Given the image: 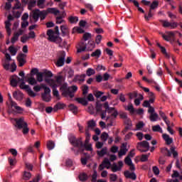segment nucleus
<instances>
[{
  "label": "nucleus",
  "mask_w": 182,
  "mask_h": 182,
  "mask_svg": "<svg viewBox=\"0 0 182 182\" xmlns=\"http://www.w3.org/2000/svg\"><path fill=\"white\" fill-rule=\"evenodd\" d=\"M111 168H112V171L114 173L117 171H119L121 170V168L118 167L115 164H113Z\"/></svg>",
  "instance_id": "nucleus-51"
},
{
  "label": "nucleus",
  "mask_w": 182,
  "mask_h": 182,
  "mask_svg": "<svg viewBox=\"0 0 182 182\" xmlns=\"http://www.w3.org/2000/svg\"><path fill=\"white\" fill-rule=\"evenodd\" d=\"M55 146V144L53 141L50 140L47 142V148L49 151L53 150Z\"/></svg>",
  "instance_id": "nucleus-33"
},
{
  "label": "nucleus",
  "mask_w": 182,
  "mask_h": 182,
  "mask_svg": "<svg viewBox=\"0 0 182 182\" xmlns=\"http://www.w3.org/2000/svg\"><path fill=\"white\" fill-rule=\"evenodd\" d=\"M79 179L81 182H85L89 179L87 174L82 173L79 175Z\"/></svg>",
  "instance_id": "nucleus-32"
},
{
  "label": "nucleus",
  "mask_w": 182,
  "mask_h": 182,
  "mask_svg": "<svg viewBox=\"0 0 182 182\" xmlns=\"http://www.w3.org/2000/svg\"><path fill=\"white\" fill-rule=\"evenodd\" d=\"M18 35L14 34V36L11 38V43L14 44L18 40Z\"/></svg>",
  "instance_id": "nucleus-60"
},
{
  "label": "nucleus",
  "mask_w": 182,
  "mask_h": 182,
  "mask_svg": "<svg viewBox=\"0 0 182 182\" xmlns=\"http://www.w3.org/2000/svg\"><path fill=\"white\" fill-rule=\"evenodd\" d=\"M152 131H154V132H159V133L163 132L162 129L159 124L152 126Z\"/></svg>",
  "instance_id": "nucleus-35"
},
{
  "label": "nucleus",
  "mask_w": 182,
  "mask_h": 182,
  "mask_svg": "<svg viewBox=\"0 0 182 182\" xmlns=\"http://www.w3.org/2000/svg\"><path fill=\"white\" fill-rule=\"evenodd\" d=\"M95 73V71L92 68H88L86 72V74L88 76H91L92 75H94Z\"/></svg>",
  "instance_id": "nucleus-56"
},
{
  "label": "nucleus",
  "mask_w": 182,
  "mask_h": 182,
  "mask_svg": "<svg viewBox=\"0 0 182 182\" xmlns=\"http://www.w3.org/2000/svg\"><path fill=\"white\" fill-rule=\"evenodd\" d=\"M91 38V34L89 33H86L83 35V39L85 41Z\"/></svg>",
  "instance_id": "nucleus-61"
},
{
  "label": "nucleus",
  "mask_w": 182,
  "mask_h": 182,
  "mask_svg": "<svg viewBox=\"0 0 182 182\" xmlns=\"http://www.w3.org/2000/svg\"><path fill=\"white\" fill-rule=\"evenodd\" d=\"M87 90H89V87L87 85H83V88H82L83 96H86L87 95Z\"/></svg>",
  "instance_id": "nucleus-54"
},
{
  "label": "nucleus",
  "mask_w": 182,
  "mask_h": 182,
  "mask_svg": "<svg viewBox=\"0 0 182 182\" xmlns=\"http://www.w3.org/2000/svg\"><path fill=\"white\" fill-rule=\"evenodd\" d=\"M69 109L73 114H77V107L75 106L74 104H70L69 105Z\"/></svg>",
  "instance_id": "nucleus-30"
},
{
  "label": "nucleus",
  "mask_w": 182,
  "mask_h": 182,
  "mask_svg": "<svg viewBox=\"0 0 182 182\" xmlns=\"http://www.w3.org/2000/svg\"><path fill=\"white\" fill-rule=\"evenodd\" d=\"M86 77V75L82 74L81 75H77L75 76V77L73 80V82H75V83L78 82L80 85H82L83 82H85V78Z\"/></svg>",
  "instance_id": "nucleus-18"
},
{
  "label": "nucleus",
  "mask_w": 182,
  "mask_h": 182,
  "mask_svg": "<svg viewBox=\"0 0 182 182\" xmlns=\"http://www.w3.org/2000/svg\"><path fill=\"white\" fill-rule=\"evenodd\" d=\"M125 164L128 166H130L132 164V159L129 156H127V158H125Z\"/></svg>",
  "instance_id": "nucleus-62"
},
{
  "label": "nucleus",
  "mask_w": 182,
  "mask_h": 182,
  "mask_svg": "<svg viewBox=\"0 0 182 182\" xmlns=\"http://www.w3.org/2000/svg\"><path fill=\"white\" fill-rule=\"evenodd\" d=\"M21 3L19 0H16V4H14V6H13V10L16 9H21Z\"/></svg>",
  "instance_id": "nucleus-47"
},
{
  "label": "nucleus",
  "mask_w": 182,
  "mask_h": 182,
  "mask_svg": "<svg viewBox=\"0 0 182 182\" xmlns=\"http://www.w3.org/2000/svg\"><path fill=\"white\" fill-rule=\"evenodd\" d=\"M8 96H9V101H10V105H9V109L15 108V109L17 110V112L18 114L22 113L23 109L21 107L18 106L16 102H14L12 100V97L10 93H9Z\"/></svg>",
  "instance_id": "nucleus-11"
},
{
  "label": "nucleus",
  "mask_w": 182,
  "mask_h": 182,
  "mask_svg": "<svg viewBox=\"0 0 182 182\" xmlns=\"http://www.w3.org/2000/svg\"><path fill=\"white\" fill-rule=\"evenodd\" d=\"M20 82L23 83V82H24L23 78H21L17 75H14L13 76V77H11V80H10V85H11L13 87H16L18 83H20Z\"/></svg>",
  "instance_id": "nucleus-13"
},
{
  "label": "nucleus",
  "mask_w": 182,
  "mask_h": 182,
  "mask_svg": "<svg viewBox=\"0 0 182 182\" xmlns=\"http://www.w3.org/2000/svg\"><path fill=\"white\" fill-rule=\"evenodd\" d=\"M28 39H30L29 37L27 35H24L21 38V42L26 43Z\"/></svg>",
  "instance_id": "nucleus-58"
},
{
  "label": "nucleus",
  "mask_w": 182,
  "mask_h": 182,
  "mask_svg": "<svg viewBox=\"0 0 182 182\" xmlns=\"http://www.w3.org/2000/svg\"><path fill=\"white\" fill-rule=\"evenodd\" d=\"M48 36L47 39L50 42H53L59 44L63 42V38L60 37L59 27L55 26V31L53 29H48L46 32Z\"/></svg>",
  "instance_id": "nucleus-2"
},
{
  "label": "nucleus",
  "mask_w": 182,
  "mask_h": 182,
  "mask_svg": "<svg viewBox=\"0 0 182 182\" xmlns=\"http://www.w3.org/2000/svg\"><path fill=\"white\" fill-rule=\"evenodd\" d=\"M117 179V176L116 174H111L110 175V181L112 182H115Z\"/></svg>",
  "instance_id": "nucleus-64"
},
{
  "label": "nucleus",
  "mask_w": 182,
  "mask_h": 182,
  "mask_svg": "<svg viewBox=\"0 0 182 182\" xmlns=\"http://www.w3.org/2000/svg\"><path fill=\"white\" fill-rule=\"evenodd\" d=\"M153 13L151 10V9H149V11H148V16L147 14H145V18L146 21H149V18H151L153 16Z\"/></svg>",
  "instance_id": "nucleus-53"
},
{
  "label": "nucleus",
  "mask_w": 182,
  "mask_h": 182,
  "mask_svg": "<svg viewBox=\"0 0 182 182\" xmlns=\"http://www.w3.org/2000/svg\"><path fill=\"white\" fill-rule=\"evenodd\" d=\"M23 94L21 91H15L13 92V98L16 100L21 101L23 100Z\"/></svg>",
  "instance_id": "nucleus-21"
},
{
  "label": "nucleus",
  "mask_w": 182,
  "mask_h": 182,
  "mask_svg": "<svg viewBox=\"0 0 182 182\" xmlns=\"http://www.w3.org/2000/svg\"><path fill=\"white\" fill-rule=\"evenodd\" d=\"M68 140L70 143L74 146L78 148V151L83 153L85 151V149L87 151H92V145L83 144V141H82V138H77L75 134H70L68 136Z\"/></svg>",
  "instance_id": "nucleus-1"
},
{
  "label": "nucleus",
  "mask_w": 182,
  "mask_h": 182,
  "mask_svg": "<svg viewBox=\"0 0 182 182\" xmlns=\"http://www.w3.org/2000/svg\"><path fill=\"white\" fill-rule=\"evenodd\" d=\"M95 126H96V123L93 119H91L87 122V127H86V129H89V128H94Z\"/></svg>",
  "instance_id": "nucleus-43"
},
{
  "label": "nucleus",
  "mask_w": 182,
  "mask_h": 182,
  "mask_svg": "<svg viewBox=\"0 0 182 182\" xmlns=\"http://www.w3.org/2000/svg\"><path fill=\"white\" fill-rule=\"evenodd\" d=\"M96 110H97V112H100L102 110V105L100 101H97L96 102Z\"/></svg>",
  "instance_id": "nucleus-45"
},
{
  "label": "nucleus",
  "mask_w": 182,
  "mask_h": 182,
  "mask_svg": "<svg viewBox=\"0 0 182 182\" xmlns=\"http://www.w3.org/2000/svg\"><path fill=\"white\" fill-rule=\"evenodd\" d=\"M176 149V147L173 145L170 146V149H168L167 147H162L161 148V153L167 157H171L172 154L173 157L174 159H176L178 157V152H177Z\"/></svg>",
  "instance_id": "nucleus-5"
},
{
  "label": "nucleus",
  "mask_w": 182,
  "mask_h": 182,
  "mask_svg": "<svg viewBox=\"0 0 182 182\" xmlns=\"http://www.w3.org/2000/svg\"><path fill=\"white\" fill-rule=\"evenodd\" d=\"M151 10H154L159 7V1L157 0H154L152 1V4L149 6Z\"/></svg>",
  "instance_id": "nucleus-34"
},
{
  "label": "nucleus",
  "mask_w": 182,
  "mask_h": 182,
  "mask_svg": "<svg viewBox=\"0 0 182 182\" xmlns=\"http://www.w3.org/2000/svg\"><path fill=\"white\" fill-rule=\"evenodd\" d=\"M69 21L71 23H77V21H79V18L78 17H73V16H70V17H69Z\"/></svg>",
  "instance_id": "nucleus-48"
},
{
  "label": "nucleus",
  "mask_w": 182,
  "mask_h": 182,
  "mask_svg": "<svg viewBox=\"0 0 182 182\" xmlns=\"http://www.w3.org/2000/svg\"><path fill=\"white\" fill-rule=\"evenodd\" d=\"M101 55V51L100 50H96L95 52H93L92 54H91V56L92 57H97L99 58Z\"/></svg>",
  "instance_id": "nucleus-50"
},
{
  "label": "nucleus",
  "mask_w": 182,
  "mask_h": 182,
  "mask_svg": "<svg viewBox=\"0 0 182 182\" xmlns=\"http://www.w3.org/2000/svg\"><path fill=\"white\" fill-rule=\"evenodd\" d=\"M109 137V134L107 132H102L101 135V139L104 141H106Z\"/></svg>",
  "instance_id": "nucleus-52"
},
{
  "label": "nucleus",
  "mask_w": 182,
  "mask_h": 182,
  "mask_svg": "<svg viewBox=\"0 0 182 182\" xmlns=\"http://www.w3.org/2000/svg\"><path fill=\"white\" fill-rule=\"evenodd\" d=\"M53 95L58 100H60L61 97L60 96L59 91L58 90H53Z\"/></svg>",
  "instance_id": "nucleus-44"
},
{
  "label": "nucleus",
  "mask_w": 182,
  "mask_h": 182,
  "mask_svg": "<svg viewBox=\"0 0 182 182\" xmlns=\"http://www.w3.org/2000/svg\"><path fill=\"white\" fill-rule=\"evenodd\" d=\"M109 166H111V163L109 162L108 158H105L104 161L102 162V164H100L99 166V170L102 171L105 167L109 169Z\"/></svg>",
  "instance_id": "nucleus-17"
},
{
  "label": "nucleus",
  "mask_w": 182,
  "mask_h": 182,
  "mask_svg": "<svg viewBox=\"0 0 182 182\" xmlns=\"http://www.w3.org/2000/svg\"><path fill=\"white\" fill-rule=\"evenodd\" d=\"M14 127L18 128V129H22V134L23 135H27L29 132V128L28 123L25 121L23 117H21L20 118H14Z\"/></svg>",
  "instance_id": "nucleus-4"
},
{
  "label": "nucleus",
  "mask_w": 182,
  "mask_h": 182,
  "mask_svg": "<svg viewBox=\"0 0 182 182\" xmlns=\"http://www.w3.org/2000/svg\"><path fill=\"white\" fill-rule=\"evenodd\" d=\"M97 154L100 157H103L105 155L107 154V148L105 146L101 151H97Z\"/></svg>",
  "instance_id": "nucleus-29"
},
{
  "label": "nucleus",
  "mask_w": 182,
  "mask_h": 182,
  "mask_svg": "<svg viewBox=\"0 0 182 182\" xmlns=\"http://www.w3.org/2000/svg\"><path fill=\"white\" fill-rule=\"evenodd\" d=\"M79 46H80V48H77V53H82V52L86 50L87 48V50L91 51L95 48V43H94V41H90L88 42L87 46L86 45V43L85 42H82V43H80Z\"/></svg>",
  "instance_id": "nucleus-6"
},
{
  "label": "nucleus",
  "mask_w": 182,
  "mask_h": 182,
  "mask_svg": "<svg viewBox=\"0 0 182 182\" xmlns=\"http://www.w3.org/2000/svg\"><path fill=\"white\" fill-rule=\"evenodd\" d=\"M66 53L65 51H60L58 54V59L55 63L58 67H62L65 65Z\"/></svg>",
  "instance_id": "nucleus-8"
},
{
  "label": "nucleus",
  "mask_w": 182,
  "mask_h": 182,
  "mask_svg": "<svg viewBox=\"0 0 182 182\" xmlns=\"http://www.w3.org/2000/svg\"><path fill=\"white\" fill-rule=\"evenodd\" d=\"M26 78V82L28 85H31V86H35V85H37V80L32 74H31V75H27Z\"/></svg>",
  "instance_id": "nucleus-19"
},
{
  "label": "nucleus",
  "mask_w": 182,
  "mask_h": 182,
  "mask_svg": "<svg viewBox=\"0 0 182 182\" xmlns=\"http://www.w3.org/2000/svg\"><path fill=\"white\" fill-rule=\"evenodd\" d=\"M65 107V105L61 102H58L53 107V112H57L58 110L63 109Z\"/></svg>",
  "instance_id": "nucleus-23"
},
{
  "label": "nucleus",
  "mask_w": 182,
  "mask_h": 182,
  "mask_svg": "<svg viewBox=\"0 0 182 182\" xmlns=\"http://www.w3.org/2000/svg\"><path fill=\"white\" fill-rule=\"evenodd\" d=\"M159 22L162 23V26L164 28H169L171 26V23H169V21H167V20H160Z\"/></svg>",
  "instance_id": "nucleus-41"
},
{
  "label": "nucleus",
  "mask_w": 182,
  "mask_h": 182,
  "mask_svg": "<svg viewBox=\"0 0 182 182\" xmlns=\"http://www.w3.org/2000/svg\"><path fill=\"white\" fill-rule=\"evenodd\" d=\"M26 55L22 53L17 55V61H18V66L22 67L26 63Z\"/></svg>",
  "instance_id": "nucleus-15"
},
{
  "label": "nucleus",
  "mask_w": 182,
  "mask_h": 182,
  "mask_svg": "<svg viewBox=\"0 0 182 182\" xmlns=\"http://www.w3.org/2000/svg\"><path fill=\"white\" fill-rule=\"evenodd\" d=\"M90 132H89V128H85V144H89V141H90Z\"/></svg>",
  "instance_id": "nucleus-31"
},
{
  "label": "nucleus",
  "mask_w": 182,
  "mask_h": 182,
  "mask_svg": "<svg viewBox=\"0 0 182 182\" xmlns=\"http://www.w3.org/2000/svg\"><path fill=\"white\" fill-rule=\"evenodd\" d=\"M122 146L124 148H122L118 154L119 157L126 155L127 152L128 151V149H127V144H123Z\"/></svg>",
  "instance_id": "nucleus-27"
},
{
  "label": "nucleus",
  "mask_w": 182,
  "mask_h": 182,
  "mask_svg": "<svg viewBox=\"0 0 182 182\" xmlns=\"http://www.w3.org/2000/svg\"><path fill=\"white\" fill-rule=\"evenodd\" d=\"M62 96L65 97H70L73 99L75 97V95L73 93H75V92H77V85H73L70 87H68L67 84H63L60 88Z\"/></svg>",
  "instance_id": "nucleus-3"
},
{
  "label": "nucleus",
  "mask_w": 182,
  "mask_h": 182,
  "mask_svg": "<svg viewBox=\"0 0 182 182\" xmlns=\"http://www.w3.org/2000/svg\"><path fill=\"white\" fill-rule=\"evenodd\" d=\"M46 11L48 14H51L55 16H58L60 13V10H58V9H55V7H49Z\"/></svg>",
  "instance_id": "nucleus-24"
},
{
  "label": "nucleus",
  "mask_w": 182,
  "mask_h": 182,
  "mask_svg": "<svg viewBox=\"0 0 182 182\" xmlns=\"http://www.w3.org/2000/svg\"><path fill=\"white\" fill-rule=\"evenodd\" d=\"M44 74L42 72L38 73L36 75V79L38 82H43V81Z\"/></svg>",
  "instance_id": "nucleus-39"
},
{
  "label": "nucleus",
  "mask_w": 182,
  "mask_h": 182,
  "mask_svg": "<svg viewBox=\"0 0 182 182\" xmlns=\"http://www.w3.org/2000/svg\"><path fill=\"white\" fill-rule=\"evenodd\" d=\"M10 61L11 60H3V66L6 70H9L11 67Z\"/></svg>",
  "instance_id": "nucleus-38"
},
{
  "label": "nucleus",
  "mask_w": 182,
  "mask_h": 182,
  "mask_svg": "<svg viewBox=\"0 0 182 182\" xmlns=\"http://www.w3.org/2000/svg\"><path fill=\"white\" fill-rule=\"evenodd\" d=\"M31 178V173L27 172V171H24V172H23L22 178H23L24 181H28Z\"/></svg>",
  "instance_id": "nucleus-36"
},
{
  "label": "nucleus",
  "mask_w": 182,
  "mask_h": 182,
  "mask_svg": "<svg viewBox=\"0 0 182 182\" xmlns=\"http://www.w3.org/2000/svg\"><path fill=\"white\" fill-rule=\"evenodd\" d=\"M51 90H46L43 93H41V98L43 101L46 102H50L51 101Z\"/></svg>",
  "instance_id": "nucleus-14"
},
{
  "label": "nucleus",
  "mask_w": 182,
  "mask_h": 182,
  "mask_svg": "<svg viewBox=\"0 0 182 182\" xmlns=\"http://www.w3.org/2000/svg\"><path fill=\"white\" fill-rule=\"evenodd\" d=\"M124 174L127 178H131L134 181L136 179V175L134 173H130L129 171H127Z\"/></svg>",
  "instance_id": "nucleus-25"
},
{
  "label": "nucleus",
  "mask_w": 182,
  "mask_h": 182,
  "mask_svg": "<svg viewBox=\"0 0 182 182\" xmlns=\"http://www.w3.org/2000/svg\"><path fill=\"white\" fill-rule=\"evenodd\" d=\"M47 10H42L41 11L39 10V18L41 21H43L46 19V16H48Z\"/></svg>",
  "instance_id": "nucleus-28"
},
{
  "label": "nucleus",
  "mask_w": 182,
  "mask_h": 182,
  "mask_svg": "<svg viewBox=\"0 0 182 182\" xmlns=\"http://www.w3.org/2000/svg\"><path fill=\"white\" fill-rule=\"evenodd\" d=\"M68 77L71 78L75 75V71L72 68H69L68 70Z\"/></svg>",
  "instance_id": "nucleus-55"
},
{
  "label": "nucleus",
  "mask_w": 182,
  "mask_h": 182,
  "mask_svg": "<svg viewBox=\"0 0 182 182\" xmlns=\"http://www.w3.org/2000/svg\"><path fill=\"white\" fill-rule=\"evenodd\" d=\"M162 138L164 140L166 145L169 146L173 142V139L170 137V136L167 134H163Z\"/></svg>",
  "instance_id": "nucleus-20"
},
{
  "label": "nucleus",
  "mask_w": 182,
  "mask_h": 182,
  "mask_svg": "<svg viewBox=\"0 0 182 182\" xmlns=\"http://www.w3.org/2000/svg\"><path fill=\"white\" fill-rule=\"evenodd\" d=\"M75 101L83 106H87V100H86L85 97H77Z\"/></svg>",
  "instance_id": "nucleus-26"
},
{
  "label": "nucleus",
  "mask_w": 182,
  "mask_h": 182,
  "mask_svg": "<svg viewBox=\"0 0 182 182\" xmlns=\"http://www.w3.org/2000/svg\"><path fill=\"white\" fill-rule=\"evenodd\" d=\"M44 77H45V82L47 83H50V80H49L48 77H52L53 76V74L51 71H45L43 72Z\"/></svg>",
  "instance_id": "nucleus-22"
},
{
  "label": "nucleus",
  "mask_w": 182,
  "mask_h": 182,
  "mask_svg": "<svg viewBox=\"0 0 182 182\" xmlns=\"http://www.w3.org/2000/svg\"><path fill=\"white\" fill-rule=\"evenodd\" d=\"M176 33H178V31H175V32L167 31L166 32V35L164 34L163 33H161V36L162 38L166 41H170L171 40L175 41Z\"/></svg>",
  "instance_id": "nucleus-9"
},
{
  "label": "nucleus",
  "mask_w": 182,
  "mask_h": 182,
  "mask_svg": "<svg viewBox=\"0 0 182 182\" xmlns=\"http://www.w3.org/2000/svg\"><path fill=\"white\" fill-rule=\"evenodd\" d=\"M158 118L159 114L156 112L151 114V116H149V119H151V122H156Z\"/></svg>",
  "instance_id": "nucleus-37"
},
{
  "label": "nucleus",
  "mask_w": 182,
  "mask_h": 182,
  "mask_svg": "<svg viewBox=\"0 0 182 182\" xmlns=\"http://www.w3.org/2000/svg\"><path fill=\"white\" fill-rule=\"evenodd\" d=\"M9 51H10V53H11V55H16L18 50L14 47V46H11L9 47Z\"/></svg>",
  "instance_id": "nucleus-42"
},
{
  "label": "nucleus",
  "mask_w": 182,
  "mask_h": 182,
  "mask_svg": "<svg viewBox=\"0 0 182 182\" xmlns=\"http://www.w3.org/2000/svg\"><path fill=\"white\" fill-rule=\"evenodd\" d=\"M149 156H150V154H146V155H142L141 159V161L142 162H146V161H148V159H149Z\"/></svg>",
  "instance_id": "nucleus-59"
},
{
  "label": "nucleus",
  "mask_w": 182,
  "mask_h": 182,
  "mask_svg": "<svg viewBox=\"0 0 182 182\" xmlns=\"http://www.w3.org/2000/svg\"><path fill=\"white\" fill-rule=\"evenodd\" d=\"M127 110L132 114H134L136 112V109H135L134 108V106L131 104L129 105L128 107H127Z\"/></svg>",
  "instance_id": "nucleus-46"
},
{
  "label": "nucleus",
  "mask_w": 182,
  "mask_h": 182,
  "mask_svg": "<svg viewBox=\"0 0 182 182\" xmlns=\"http://www.w3.org/2000/svg\"><path fill=\"white\" fill-rule=\"evenodd\" d=\"M119 113L117 111H114V112L112 113L111 115L107 116L106 117V121L110 120V123L107 124L108 127H112L113 126V120H114L117 116H118Z\"/></svg>",
  "instance_id": "nucleus-16"
},
{
  "label": "nucleus",
  "mask_w": 182,
  "mask_h": 182,
  "mask_svg": "<svg viewBox=\"0 0 182 182\" xmlns=\"http://www.w3.org/2000/svg\"><path fill=\"white\" fill-rule=\"evenodd\" d=\"M161 52L165 55L166 58H170V55L167 53L166 49L164 47H161Z\"/></svg>",
  "instance_id": "nucleus-49"
},
{
  "label": "nucleus",
  "mask_w": 182,
  "mask_h": 182,
  "mask_svg": "<svg viewBox=\"0 0 182 182\" xmlns=\"http://www.w3.org/2000/svg\"><path fill=\"white\" fill-rule=\"evenodd\" d=\"M5 23H6V30L7 31V33L9 34V36H10L11 33V30L10 28V26H11V21H7L5 22Z\"/></svg>",
  "instance_id": "nucleus-40"
},
{
  "label": "nucleus",
  "mask_w": 182,
  "mask_h": 182,
  "mask_svg": "<svg viewBox=\"0 0 182 182\" xmlns=\"http://www.w3.org/2000/svg\"><path fill=\"white\" fill-rule=\"evenodd\" d=\"M20 89H23L26 90L28 96L31 97H36V94L31 90V88L29 87V85H26L25 84V82H22L20 83Z\"/></svg>",
  "instance_id": "nucleus-10"
},
{
  "label": "nucleus",
  "mask_w": 182,
  "mask_h": 182,
  "mask_svg": "<svg viewBox=\"0 0 182 182\" xmlns=\"http://www.w3.org/2000/svg\"><path fill=\"white\" fill-rule=\"evenodd\" d=\"M150 149L149 143L144 140L142 141L138 142L137 149L141 153L147 152Z\"/></svg>",
  "instance_id": "nucleus-7"
},
{
  "label": "nucleus",
  "mask_w": 182,
  "mask_h": 182,
  "mask_svg": "<svg viewBox=\"0 0 182 182\" xmlns=\"http://www.w3.org/2000/svg\"><path fill=\"white\" fill-rule=\"evenodd\" d=\"M88 112L90 114H94L95 113V108H94V107L92 105H90L88 107Z\"/></svg>",
  "instance_id": "nucleus-57"
},
{
  "label": "nucleus",
  "mask_w": 182,
  "mask_h": 182,
  "mask_svg": "<svg viewBox=\"0 0 182 182\" xmlns=\"http://www.w3.org/2000/svg\"><path fill=\"white\" fill-rule=\"evenodd\" d=\"M97 171H94V173L92 176V182H96L97 181Z\"/></svg>",
  "instance_id": "nucleus-63"
},
{
  "label": "nucleus",
  "mask_w": 182,
  "mask_h": 182,
  "mask_svg": "<svg viewBox=\"0 0 182 182\" xmlns=\"http://www.w3.org/2000/svg\"><path fill=\"white\" fill-rule=\"evenodd\" d=\"M39 9H36L35 10H33L31 13L29 14V18L33 19L34 23H37L39 21Z\"/></svg>",
  "instance_id": "nucleus-12"
}]
</instances>
